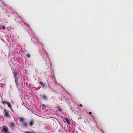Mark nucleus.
Returning a JSON list of instances; mask_svg holds the SVG:
<instances>
[{
    "label": "nucleus",
    "instance_id": "obj_1",
    "mask_svg": "<svg viewBox=\"0 0 133 133\" xmlns=\"http://www.w3.org/2000/svg\"><path fill=\"white\" fill-rule=\"evenodd\" d=\"M15 81L17 85H18V84L20 83L21 81V79L20 77H18L15 78Z\"/></svg>",
    "mask_w": 133,
    "mask_h": 133
},
{
    "label": "nucleus",
    "instance_id": "obj_2",
    "mask_svg": "<svg viewBox=\"0 0 133 133\" xmlns=\"http://www.w3.org/2000/svg\"><path fill=\"white\" fill-rule=\"evenodd\" d=\"M2 129V131L3 133H5L8 132V129L6 126L3 127Z\"/></svg>",
    "mask_w": 133,
    "mask_h": 133
},
{
    "label": "nucleus",
    "instance_id": "obj_3",
    "mask_svg": "<svg viewBox=\"0 0 133 133\" xmlns=\"http://www.w3.org/2000/svg\"><path fill=\"white\" fill-rule=\"evenodd\" d=\"M5 113L4 116L5 117L9 118L10 117V115L8 113V111H6V110H4Z\"/></svg>",
    "mask_w": 133,
    "mask_h": 133
},
{
    "label": "nucleus",
    "instance_id": "obj_4",
    "mask_svg": "<svg viewBox=\"0 0 133 133\" xmlns=\"http://www.w3.org/2000/svg\"><path fill=\"white\" fill-rule=\"evenodd\" d=\"M19 119V121L22 123L25 121L26 120V119L23 117H20Z\"/></svg>",
    "mask_w": 133,
    "mask_h": 133
},
{
    "label": "nucleus",
    "instance_id": "obj_5",
    "mask_svg": "<svg viewBox=\"0 0 133 133\" xmlns=\"http://www.w3.org/2000/svg\"><path fill=\"white\" fill-rule=\"evenodd\" d=\"M13 73L14 75V77L15 78L17 77V72L16 70H14L13 72Z\"/></svg>",
    "mask_w": 133,
    "mask_h": 133
},
{
    "label": "nucleus",
    "instance_id": "obj_6",
    "mask_svg": "<svg viewBox=\"0 0 133 133\" xmlns=\"http://www.w3.org/2000/svg\"><path fill=\"white\" fill-rule=\"evenodd\" d=\"M41 97L44 100H47L48 99V97L45 94H43L41 96Z\"/></svg>",
    "mask_w": 133,
    "mask_h": 133
},
{
    "label": "nucleus",
    "instance_id": "obj_7",
    "mask_svg": "<svg viewBox=\"0 0 133 133\" xmlns=\"http://www.w3.org/2000/svg\"><path fill=\"white\" fill-rule=\"evenodd\" d=\"M100 130L98 128H97L96 130L95 131V133H100Z\"/></svg>",
    "mask_w": 133,
    "mask_h": 133
},
{
    "label": "nucleus",
    "instance_id": "obj_8",
    "mask_svg": "<svg viewBox=\"0 0 133 133\" xmlns=\"http://www.w3.org/2000/svg\"><path fill=\"white\" fill-rule=\"evenodd\" d=\"M8 107L11 109H12V106L11 104L9 102H8L7 104Z\"/></svg>",
    "mask_w": 133,
    "mask_h": 133
},
{
    "label": "nucleus",
    "instance_id": "obj_9",
    "mask_svg": "<svg viewBox=\"0 0 133 133\" xmlns=\"http://www.w3.org/2000/svg\"><path fill=\"white\" fill-rule=\"evenodd\" d=\"M31 126H32L34 123V121L33 120H31L29 122Z\"/></svg>",
    "mask_w": 133,
    "mask_h": 133
},
{
    "label": "nucleus",
    "instance_id": "obj_10",
    "mask_svg": "<svg viewBox=\"0 0 133 133\" xmlns=\"http://www.w3.org/2000/svg\"><path fill=\"white\" fill-rule=\"evenodd\" d=\"M66 121L67 123L69 125L70 124V123L69 121V120L67 118H66Z\"/></svg>",
    "mask_w": 133,
    "mask_h": 133
},
{
    "label": "nucleus",
    "instance_id": "obj_11",
    "mask_svg": "<svg viewBox=\"0 0 133 133\" xmlns=\"http://www.w3.org/2000/svg\"><path fill=\"white\" fill-rule=\"evenodd\" d=\"M40 83L42 87H45V84L43 83L42 82H40Z\"/></svg>",
    "mask_w": 133,
    "mask_h": 133
},
{
    "label": "nucleus",
    "instance_id": "obj_12",
    "mask_svg": "<svg viewBox=\"0 0 133 133\" xmlns=\"http://www.w3.org/2000/svg\"><path fill=\"white\" fill-rule=\"evenodd\" d=\"M22 123H23V125L25 126H26L27 125V123L26 122V121Z\"/></svg>",
    "mask_w": 133,
    "mask_h": 133
},
{
    "label": "nucleus",
    "instance_id": "obj_13",
    "mask_svg": "<svg viewBox=\"0 0 133 133\" xmlns=\"http://www.w3.org/2000/svg\"><path fill=\"white\" fill-rule=\"evenodd\" d=\"M11 124V127H13L15 126V124L14 123H10Z\"/></svg>",
    "mask_w": 133,
    "mask_h": 133
},
{
    "label": "nucleus",
    "instance_id": "obj_14",
    "mask_svg": "<svg viewBox=\"0 0 133 133\" xmlns=\"http://www.w3.org/2000/svg\"><path fill=\"white\" fill-rule=\"evenodd\" d=\"M8 102H7L5 101H2V103L4 104H7Z\"/></svg>",
    "mask_w": 133,
    "mask_h": 133
},
{
    "label": "nucleus",
    "instance_id": "obj_15",
    "mask_svg": "<svg viewBox=\"0 0 133 133\" xmlns=\"http://www.w3.org/2000/svg\"><path fill=\"white\" fill-rule=\"evenodd\" d=\"M26 56L28 57V58H30V55L29 54H26Z\"/></svg>",
    "mask_w": 133,
    "mask_h": 133
},
{
    "label": "nucleus",
    "instance_id": "obj_16",
    "mask_svg": "<svg viewBox=\"0 0 133 133\" xmlns=\"http://www.w3.org/2000/svg\"><path fill=\"white\" fill-rule=\"evenodd\" d=\"M42 108H43V109H44V110H45L44 109V108L45 107H46V105L44 104H42Z\"/></svg>",
    "mask_w": 133,
    "mask_h": 133
},
{
    "label": "nucleus",
    "instance_id": "obj_17",
    "mask_svg": "<svg viewBox=\"0 0 133 133\" xmlns=\"http://www.w3.org/2000/svg\"><path fill=\"white\" fill-rule=\"evenodd\" d=\"M2 28L3 29H5V27L4 26H2Z\"/></svg>",
    "mask_w": 133,
    "mask_h": 133
},
{
    "label": "nucleus",
    "instance_id": "obj_18",
    "mask_svg": "<svg viewBox=\"0 0 133 133\" xmlns=\"http://www.w3.org/2000/svg\"><path fill=\"white\" fill-rule=\"evenodd\" d=\"M26 133H34L33 132H29V131H26Z\"/></svg>",
    "mask_w": 133,
    "mask_h": 133
},
{
    "label": "nucleus",
    "instance_id": "obj_19",
    "mask_svg": "<svg viewBox=\"0 0 133 133\" xmlns=\"http://www.w3.org/2000/svg\"><path fill=\"white\" fill-rule=\"evenodd\" d=\"M79 106H80V107H82V106H83L81 104H80L79 105Z\"/></svg>",
    "mask_w": 133,
    "mask_h": 133
},
{
    "label": "nucleus",
    "instance_id": "obj_20",
    "mask_svg": "<svg viewBox=\"0 0 133 133\" xmlns=\"http://www.w3.org/2000/svg\"><path fill=\"white\" fill-rule=\"evenodd\" d=\"M58 111H61V109H59L58 110Z\"/></svg>",
    "mask_w": 133,
    "mask_h": 133
},
{
    "label": "nucleus",
    "instance_id": "obj_21",
    "mask_svg": "<svg viewBox=\"0 0 133 133\" xmlns=\"http://www.w3.org/2000/svg\"><path fill=\"white\" fill-rule=\"evenodd\" d=\"M89 114H90V115H91L92 114V113L91 112H89Z\"/></svg>",
    "mask_w": 133,
    "mask_h": 133
}]
</instances>
